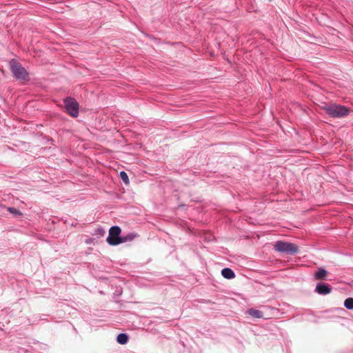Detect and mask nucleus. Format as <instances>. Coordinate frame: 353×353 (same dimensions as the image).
<instances>
[{"label": "nucleus", "instance_id": "1", "mask_svg": "<svg viewBox=\"0 0 353 353\" xmlns=\"http://www.w3.org/2000/svg\"><path fill=\"white\" fill-rule=\"evenodd\" d=\"M325 112L333 118H343L350 113V109L347 107L336 103L327 104L323 107Z\"/></svg>", "mask_w": 353, "mask_h": 353}, {"label": "nucleus", "instance_id": "2", "mask_svg": "<svg viewBox=\"0 0 353 353\" xmlns=\"http://www.w3.org/2000/svg\"><path fill=\"white\" fill-rule=\"evenodd\" d=\"M10 68L13 76L19 81H28L29 74L21 63L12 59L10 61Z\"/></svg>", "mask_w": 353, "mask_h": 353}, {"label": "nucleus", "instance_id": "3", "mask_svg": "<svg viewBox=\"0 0 353 353\" xmlns=\"http://www.w3.org/2000/svg\"><path fill=\"white\" fill-rule=\"evenodd\" d=\"M275 250L287 254L294 255L299 252V247L294 243L278 241L274 245Z\"/></svg>", "mask_w": 353, "mask_h": 353}, {"label": "nucleus", "instance_id": "4", "mask_svg": "<svg viewBox=\"0 0 353 353\" xmlns=\"http://www.w3.org/2000/svg\"><path fill=\"white\" fill-rule=\"evenodd\" d=\"M121 230L119 226H112L109 230V235L107 238V242L110 245H117L121 243V236H120Z\"/></svg>", "mask_w": 353, "mask_h": 353}, {"label": "nucleus", "instance_id": "5", "mask_svg": "<svg viewBox=\"0 0 353 353\" xmlns=\"http://www.w3.org/2000/svg\"><path fill=\"white\" fill-rule=\"evenodd\" d=\"M65 108L67 112L73 117H77L79 114V104L77 101L72 98L64 99Z\"/></svg>", "mask_w": 353, "mask_h": 353}, {"label": "nucleus", "instance_id": "6", "mask_svg": "<svg viewBox=\"0 0 353 353\" xmlns=\"http://www.w3.org/2000/svg\"><path fill=\"white\" fill-rule=\"evenodd\" d=\"M314 292L321 295H326L332 292V288L328 284L320 283L316 285Z\"/></svg>", "mask_w": 353, "mask_h": 353}, {"label": "nucleus", "instance_id": "7", "mask_svg": "<svg viewBox=\"0 0 353 353\" xmlns=\"http://www.w3.org/2000/svg\"><path fill=\"white\" fill-rule=\"evenodd\" d=\"M279 314L277 309L274 307L266 305V319H272L276 317Z\"/></svg>", "mask_w": 353, "mask_h": 353}, {"label": "nucleus", "instance_id": "8", "mask_svg": "<svg viewBox=\"0 0 353 353\" xmlns=\"http://www.w3.org/2000/svg\"><path fill=\"white\" fill-rule=\"evenodd\" d=\"M328 272L327 271L321 268H319L318 270V271H316L314 275V279H316V280H323V279H325V278L327 276Z\"/></svg>", "mask_w": 353, "mask_h": 353}, {"label": "nucleus", "instance_id": "9", "mask_svg": "<svg viewBox=\"0 0 353 353\" xmlns=\"http://www.w3.org/2000/svg\"><path fill=\"white\" fill-rule=\"evenodd\" d=\"M221 274L227 279H231L235 277L234 272L230 268H228L222 270Z\"/></svg>", "mask_w": 353, "mask_h": 353}, {"label": "nucleus", "instance_id": "10", "mask_svg": "<svg viewBox=\"0 0 353 353\" xmlns=\"http://www.w3.org/2000/svg\"><path fill=\"white\" fill-rule=\"evenodd\" d=\"M128 341V336L125 334H119L117 337V341L121 345L125 344Z\"/></svg>", "mask_w": 353, "mask_h": 353}, {"label": "nucleus", "instance_id": "11", "mask_svg": "<svg viewBox=\"0 0 353 353\" xmlns=\"http://www.w3.org/2000/svg\"><path fill=\"white\" fill-rule=\"evenodd\" d=\"M136 236H137V234H134V233H130V234H127L125 236H121V243H125V242H128V241H131Z\"/></svg>", "mask_w": 353, "mask_h": 353}, {"label": "nucleus", "instance_id": "12", "mask_svg": "<svg viewBox=\"0 0 353 353\" xmlns=\"http://www.w3.org/2000/svg\"><path fill=\"white\" fill-rule=\"evenodd\" d=\"M248 314L255 318H261L263 316L262 312L254 309H250L248 311Z\"/></svg>", "mask_w": 353, "mask_h": 353}, {"label": "nucleus", "instance_id": "13", "mask_svg": "<svg viewBox=\"0 0 353 353\" xmlns=\"http://www.w3.org/2000/svg\"><path fill=\"white\" fill-rule=\"evenodd\" d=\"M344 306L348 310L353 309V298H347L344 301Z\"/></svg>", "mask_w": 353, "mask_h": 353}, {"label": "nucleus", "instance_id": "14", "mask_svg": "<svg viewBox=\"0 0 353 353\" xmlns=\"http://www.w3.org/2000/svg\"><path fill=\"white\" fill-rule=\"evenodd\" d=\"M8 210L11 214H12L13 215L17 216H21L22 214L21 212L19 210H17V209H16L14 208H8Z\"/></svg>", "mask_w": 353, "mask_h": 353}, {"label": "nucleus", "instance_id": "15", "mask_svg": "<svg viewBox=\"0 0 353 353\" xmlns=\"http://www.w3.org/2000/svg\"><path fill=\"white\" fill-rule=\"evenodd\" d=\"M120 177L125 184L129 183L128 176L125 172L122 171L120 172Z\"/></svg>", "mask_w": 353, "mask_h": 353}]
</instances>
